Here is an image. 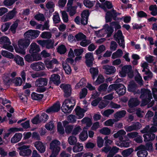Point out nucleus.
Listing matches in <instances>:
<instances>
[{
	"instance_id": "1",
	"label": "nucleus",
	"mask_w": 157,
	"mask_h": 157,
	"mask_svg": "<svg viewBox=\"0 0 157 157\" xmlns=\"http://www.w3.org/2000/svg\"><path fill=\"white\" fill-rule=\"evenodd\" d=\"M75 102V99L72 98L65 100L61 107L63 112L65 113H71L74 108Z\"/></svg>"
},
{
	"instance_id": "2",
	"label": "nucleus",
	"mask_w": 157,
	"mask_h": 157,
	"mask_svg": "<svg viewBox=\"0 0 157 157\" xmlns=\"http://www.w3.org/2000/svg\"><path fill=\"white\" fill-rule=\"evenodd\" d=\"M140 93L141 95L140 98L142 100L140 106H143L150 101L151 99L152 98V94L150 90L145 89H141Z\"/></svg>"
},
{
	"instance_id": "3",
	"label": "nucleus",
	"mask_w": 157,
	"mask_h": 157,
	"mask_svg": "<svg viewBox=\"0 0 157 157\" xmlns=\"http://www.w3.org/2000/svg\"><path fill=\"white\" fill-rule=\"evenodd\" d=\"M30 42L29 39L26 38L20 40L18 42V45L20 48H15L16 52L23 55H25L26 52L23 48H27L29 45Z\"/></svg>"
},
{
	"instance_id": "4",
	"label": "nucleus",
	"mask_w": 157,
	"mask_h": 157,
	"mask_svg": "<svg viewBox=\"0 0 157 157\" xmlns=\"http://www.w3.org/2000/svg\"><path fill=\"white\" fill-rule=\"evenodd\" d=\"M0 44H3L2 48L10 52H13V48L10 45L11 42L8 37L3 36L0 37Z\"/></svg>"
},
{
	"instance_id": "5",
	"label": "nucleus",
	"mask_w": 157,
	"mask_h": 157,
	"mask_svg": "<svg viewBox=\"0 0 157 157\" xmlns=\"http://www.w3.org/2000/svg\"><path fill=\"white\" fill-rule=\"evenodd\" d=\"M42 59L40 55L38 53L28 54L24 57L25 60L29 63L41 60Z\"/></svg>"
},
{
	"instance_id": "6",
	"label": "nucleus",
	"mask_w": 157,
	"mask_h": 157,
	"mask_svg": "<svg viewBox=\"0 0 157 157\" xmlns=\"http://www.w3.org/2000/svg\"><path fill=\"white\" fill-rule=\"evenodd\" d=\"M113 38L118 43L119 46L123 48H124V36L121 30H119L116 33H115L113 35Z\"/></svg>"
},
{
	"instance_id": "7",
	"label": "nucleus",
	"mask_w": 157,
	"mask_h": 157,
	"mask_svg": "<svg viewBox=\"0 0 157 157\" xmlns=\"http://www.w3.org/2000/svg\"><path fill=\"white\" fill-rule=\"evenodd\" d=\"M120 73L122 77H125L127 74L130 78H132L134 76L133 72L131 65H125L122 67Z\"/></svg>"
},
{
	"instance_id": "8",
	"label": "nucleus",
	"mask_w": 157,
	"mask_h": 157,
	"mask_svg": "<svg viewBox=\"0 0 157 157\" xmlns=\"http://www.w3.org/2000/svg\"><path fill=\"white\" fill-rule=\"evenodd\" d=\"M40 32L38 30H29L24 34L25 38L32 39L36 38L39 35Z\"/></svg>"
},
{
	"instance_id": "9",
	"label": "nucleus",
	"mask_w": 157,
	"mask_h": 157,
	"mask_svg": "<svg viewBox=\"0 0 157 157\" xmlns=\"http://www.w3.org/2000/svg\"><path fill=\"white\" fill-rule=\"evenodd\" d=\"M60 142L57 140H53L50 143L49 145V149L51 151L59 152L60 150Z\"/></svg>"
},
{
	"instance_id": "10",
	"label": "nucleus",
	"mask_w": 157,
	"mask_h": 157,
	"mask_svg": "<svg viewBox=\"0 0 157 157\" xmlns=\"http://www.w3.org/2000/svg\"><path fill=\"white\" fill-rule=\"evenodd\" d=\"M60 87L64 92V97L68 98L71 96V88L70 85L62 84L60 85Z\"/></svg>"
},
{
	"instance_id": "11",
	"label": "nucleus",
	"mask_w": 157,
	"mask_h": 157,
	"mask_svg": "<svg viewBox=\"0 0 157 157\" xmlns=\"http://www.w3.org/2000/svg\"><path fill=\"white\" fill-rule=\"evenodd\" d=\"M30 146H23L21 147H19L18 149L20 150L19 154L20 155L25 156L30 155L31 153V150L29 149Z\"/></svg>"
},
{
	"instance_id": "12",
	"label": "nucleus",
	"mask_w": 157,
	"mask_h": 157,
	"mask_svg": "<svg viewBox=\"0 0 157 157\" xmlns=\"http://www.w3.org/2000/svg\"><path fill=\"white\" fill-rule=\"evenodd\" d=\"M138 151L137 152V155L138 157H146L148 155L144 145H141L137 147L135 151Z\"/></svg>"
},
{
	"instance_id": "13",
	"label": "nucleus",
	"mask_w": 157,
	"mask_h": 157,
	"mask_svg": "<svg viewBox=\"0 0 157 157\" xmlns=\"http://www.w3.org/2000/svg\"><path fill=\"white\" fill-rule=\"evenodd\" d=\"M30 67L33 70L36 71L43 70L45 68L44 63L41 62L33 63L31 64Z\"/></svg>"
},
{
	"instance_id": "14",
	"label": "nucleus",
	"mask_w": 157,
	"mask_h": 157,
	"mask_svg": "<svg viewBox=\"0 0 157 157\" xmlns=\"http://www.w3.org/2000/svg\"><path fill=\"white\" fill-rule=\"evenodd\" d=\"M48 80L45 78H40L37 79L35 82V86L37 87H44L47 86Z\"/></svg>"
},
{
	"instance_id": "15",
	"label": "nucleus",
	"mask_w": 157,
	"mask_h": 157,
	"mask_svg": "<svg viewBox=\"0 0 157 157\" xmlns=\"http://www.w3.org/2000/svg\"><path fill=\"white\" fill-rule=\"evenodd\" d=\"M60 105L59 102L58 101L47 109L46 111L48 113L57 112L60 109Z\"/></svg>"
},
{
	"instance_id": "16",
	"label": "nucleus",
	"mask_w": 157,
	"mask_h": 157,
	"mask_svg": "<svg viewBox=\"0 0 157 157\" xmlns=\"http://www.w3.org/2000/svg\"><path fill=\"white\" fill-rule=\"evenodd\" d=\"M137 85L134 82L131 81L128 85V90L129 91L133 92L134 94H140V90H137Z\"/></svg>"
},
{
	"instance_id": "17",
	"label": "nucleus",
	"mask_w": 157,
	"mask_h": 157,
	"mask_svg": "<svg viewBox=\"0 0 157 157\" xmlns=\"http://www.w3.org/2000/svg\"><path fill=\"white\" fill-rule=\"evenodd\" d=\"M103 68L105 70V73L108 75H113L116 71V69L115 67L108 65L103 66Z\"/></svg>"
},
{
	"instance_id": "18",
	"label": "nucleus",
	"mask_w": 157,
	"mask_h": 157,
	"mask_svg": "<svg viewBox=\"0 0 157 157\" xmlns=\"http://www.w3.org/2000/svg\"><path fill=\"white\" fill-rule=\"evenodd\" d=\"M113 31V28L111 27L110 25L109 26L108 24H106L104 26L102 30V31L105 32L103 35L107 34V36L108 37L111 36Z\"/></svg>"
},
{
	"instance_id": "19",
	"label": "nucleus",
	"mask_w": 157,
	"mask_h": 157,
	"mask_svg": "<svg viewBox=\"0 0 157 157\" xmlns=\"http://www.w3.org/2000/svg\"><path fill=\"white\" fill-rule=\"evenodd\" d=\"M140 103V101L137 98H132L128 101V106L129 107L132 108L138 105Z\"/></svg>"
},
{
	"instance_id": "20",
	"label": "nucleus",
	"mask_w": 157,
	"mask_h": 157,
	"mask_svg": "<svg viewBox=\"0 0 157 157\" xmlns=\"http://www.w3.org/2000/svg\"><path fill=\"white\" fill-rule=\"evenodd\" d=\"M116 92L120 95H124L126 92V88L122 84H116Z\"/></svg>"
},
{
	"instance_id": "21",
	"label": "nucleus",
	"mask_w": 157,
	"mask_h": 157,
	"mask_svg": "<svg viewBox=\"0 0 157 157\" xmlns=\"http://www.w3.org/2000/svg\"><path fill=\"white\" fill-rule=\"evenodd\" d=\"M36 148L41 153H44L46 150V146L41 142L37 141L34 143Z\"/></svg>"
},
{
	"instance_id": "22",
	"label": "nucleus",
	"mask_w": 157,
	"mask_h": 157,
	"mask_svg": "<svg viewBox=\"0 0 157 157\" xmlns=\"http://www.w3.org/2000/svg\"><path fill=\"white\" fill-rule=\"evenodd\" d=\"M40 49L39 46L35 43H32L30 46L29 52L30 53L36 54L39 52Z\"/></svg>"
},
{
	"instance_id": "23",
	"label": "nucleus",
	"mask_w": 157,
	"mask_h": 157,
	"mask_svg": "<svg viewBox=\"0 0 157 157\" xmlns=\"http://www.w3.org/2000/svg\"><path fill=\"white\" fill-rule=\"evenodd\" d=\"M157 131V128L155 126H152L150 128L149 125L146 126L145 127L141 130V132L143 133H154Z\"/></svg>"
},
{
	"instance_id": "24",
	"label": "nucleus",
	"mask_w": 157,
	"mask_h": 157,
	"mask_svg": "<svg viewBox=\"0 0 157 157\" xmlns=\"http://www.w3.org/2000/svg\"><path fill=\"white\" fill-rule=\"evenodd\" d=\"M126 113V111L124 110H122L117 112L114 114V117L115 119L117 122L119 121L121 118L124 117Z\"/></svg>"
},
{
	"instance_id": "25",
	"label": "nucleus",
	"mask_w": 157,
	"mask_h": 157,
	"mask_svg": "<svg viewBox=\"0 0 157 157\" xmlns=\"http://www.w3.org/2000/svg\"><path fill=\"white\" fill-rule=\"evenodd\" d=\"M50 79V81L52 82L56 85H58L60 83V76L57 74L52 75Z\"/></svg>"
},
{
	"instance_id": "26",
	"label": "nucleus",
	"mask_w": 157,
	"mask_h": 157,
	"mask_svg": "<svg viewBox=\"0 0 157 157\" xmlns=\"http://www.w3.org/2000/svg\"><path fill=\"white\" fill-rule=\"evenodd\" d=\"M126 134V132L124 130L121 129L118 131L116 133L113 134V136L114 138H119V139L121 140L123 139V136Z\"/></svg>"
},
{
	"instance_id": "27",
	"label": "nucleus",
	"mask_w": 157,
	"mask_h": 157,
	"mask_svg": "<svg viewBox=\"0 0 157 157\" xmlns=\"http://www.w3.org/2000/svg\"><path fill=\"white\" fill-rule=\"evenodd\" d=\"M22 137V135L21 133H16L11 138V142L12 143H15L19 142Z\"/></svg>"
},
{
	"instance_id": "28",
	"label": "nucleus",
	"mask_w": 157,
	"mask_h": 157,
	"mask_svg": "<svg viewBox=\"0 0 157 157\" xmlns=\"http://www.w3.org/2000/svg\"><path fill=\"white\" fill-rule=\"evenodd\" d=\"M87 129V128L84 127L83 129L82 132L79 136L80 139L82 141L86 140L88 137Z\"/></svg>"
},
{
	"instance_id": "29",
	"label": "nucleus",
	"mask_w": 157,
	"mask_h": 157,
	"mask_svg": "<svg viewBox=\"0 0 157 157\" xmlns=\"http://www.w3.org/2000/svg\"><path fill=\"white\" fill-rule=\"evenodd\" d=\"M14 60L18 65L22 66L24 65V62L23 58L17 55L15 57H14Z\"/></svg>"
},
{
	"instance_id": "30",
	"label": "nucleus",
	"mask_w": 157,
	"mask_h": 157,
	"mask_svg": "<svg viewBox=\"0 0 157 157\" xmlns=\"http://www.w3.org/2000/svg\"><path fill=\"white\" fill-rule=\"evenodd\" d=\"M133 151V148H130L122 151L121 152V154L123 157H128L130 155Z\"/></svg>"
},
{
	"instance_id": "31",
	"label": "nucleus",
	"mask_w": 157,
	"mask_h": 157,
	"mask_svg": "<svg viewBox=\"0 0 157 157\" xmlns=\"http://www.w3.org/2000/svg\"><path fill=\"white\" fill-rule=\"evenodd\" d=\"M20 22V20L17 19L13 23L11 26L10 30L13 34L16 33V30L18 26L19 23Z\"/></svg>"
},
{
	"instance_id": "32",
	"label": "nucleus",
	"mask_w": 157,
	"mask_h": 157,
	"mask_svg": "<svg viewBox=\"0 0 157 157\" xmlns=\"http://www.w3.org/2000/svg\"><path fill=\"white\" fill-rule=\"evenodd\" d=\"M90 72L92 75V78L94 79L98 74L99 71L97 67H91L90 69Z\"/></svg>"
},
{
	"instance_id": "33",
	"label": "nucleus",
	"mask_w": 157,
	"mask_h": 157,
	"mask_svg": "<svg viewBox=\"0 0 157 157\" xmlns=\"http://www.w3.org/2000/svg\"><path fill=\"white\" fill-rule=\"evenodd\" d=\"M82 124H86V126L90 127L92 124L91 119L88 117L84 118L81 121Z\"/></svg>"
},
{
	"instance_id": "34",
	"label": "nucleus",
	"mask_w": 157,
	"mask_h": 157,
	"mask_svg": "<svg viewBox=\"0 0 157 157\" xmlns=\"http://www.w3.org/2000/svg\"><path fill=\"white\" fill-rule=\"evenodd\" d=\"M143 136L144 137V141L147 142L153 140L155 139V136L154 134H144Z\"/></svg>"
},
{
	"instance_id": "35",
	"label": "nucleus",
	"mask_w": 157,
	"mask_h": 157,
	"mask_svg": "<svg viewBox=\"0 0 157 157\" xmlns=\"http://www.w3.org/2000/svg\"><path fill=\"white\" fill-rule=\"evenodd\" d=\"M1 55L4 57L9 59H13L14 56L12 53L7 51L6 50H2L1 52Z\"/></svg>"
},
{
	"instance_id": "36",
	"label": "nucleus",
	"mask_w": 157,
	"mask_h": 157,
	"mask_svg": "<svg viewBox=\"0 0 157 157\" xmlns=\"http://www.w3.org/2000/svg\"><path fill=\"white\" fill-rule=\"evenodd\" d=\"M57 52L60 54H65L67 51V48L63 44L59 46L57 48Z\"/></svg>"
},
{
	"instance_id": "37",
	"label": "nucleus",
	"mask_w": 157,
	"mask_h": 157,
	"mask_svg": "<svg viewBox=\"0 0 157 157\" xmlns=\"http://www.w3.org/2000/svg\"><path fill=\"white\" fill-rule=\"evenodd\" d=\"M77 8L75 6H68L67 11L69 13L71 16H72L75 14Z\"/></svg>"
},
{
	"instance_id": "38",
	"label": "nucleus",
	"mask_w": 157,
	"mask_h": 157,
	"mask_svg": "<svg viewBox=\"0 0 157 157\" xmlns=\"http://www.w3.org/2000/svg\"><path fill=\"white\" fill-rule=\"evenodd\" d=\"M123 54V52L121 49H118L116 52L113 53L112 55V58L113 59H115L117 58L121 57Z\"/></svg>"
},
{
	"instance_id": "39",
	"label": "nucleus",
	"mask_w": 157,
	"mask_h": 157,
	"mask_svg": "<svg viewBox=\"0 0 157 157\" xmlns=\"http://www.w3.org/2000/svg\"><path fill=\"white\" fill-rule=\"evenodd\" d=\"M149 10L151 11V14L153 16H156L157 14V6L156 5H151L149 8Z\"/></svg>"
},
{
	"instance_id": "40",
	"label": "nucleus",
	"mask_w": 157,
	"mask_h": 157,
	"mask_svg": "<svg viewBox=\"0 0 157 157\" xmlns=\"http://www.w3.org/2000/svg\"><path fill=\"white\" fill-rule=\"evenodd\" d=\"M54 43L53 40H46V48L48 49L53 48H54Z\"/></svg>"
},
{
	"instance_id": "41",
	"label": "nucleus",
	"mask_w": 157,
	"mask_h": 157,
	"mask_svg": "<svg viewBox=\"0 0 157 157\" xmlns=\"http://www.w3.org/2000/svg\"><path fill=\"white\" fill-rule=\"evenodd\" d=\"M63 66L65 73L68 75L70 74L71 71L70 66L67 63H63Z\"/></svg>"
},
{
	"instance_id": "42",
	"label": "nucleus",
	"mask_w": 157,
	"mask_h": 157,
	"mask_svg": "<svg viewBox=\"0 0 157 157\" xmlns=\"http://www.w3.org/2000/svg\"><path fill=\"white\" fill-rule=\"evenodd\" d=\"M43 95L40 94H38L36 93H33L31 94V97L33 99L36 100H40L42 99Z\"/></svg>"
},
{
	"instance_id": "43",
	"label": "nucleus",
	"mask_w": 157,
	"mask_h": 157,
	"mask_svg": "<svg viewBox=\"0 0 157 157\" xmlns=\"http://www.w3.org/2000/svg\"><path fill=\"white\" fill-rule=\"evenodd\" d=\"M100 132L102 134L108 135L110 134L111 130L108 127H105L101 129L100 130Z\"/></svg>"
},
{
	"instance_id": "44",
	"label": "nucleus",
	"mask_w": 157,
	"mask_h": 157,
	"mask_svg": "<svg viewBox=\"0 0 157 157\" xmlns=\"http://www.w3.org/2000/svg\"><path fill=\"white\" fill-rule=\"evenodd\" d=\"M68 40L71 42H76L78 41V33L76 34L75 36L70 34L68 37Z\"/></svg>"
},
{
	"instance_id": "45",
	"label": "nucleus",
	"mask_w": 157,
	"mask_h": 157,
	"mask_svg": "<svg viewBox=\"0 0 157 157\" xmlns=\"http://www.w3.org/2000/svg\"><path fill=\"white\" fill-rule=\"evenodd\" d=\"M105 46L103 45H101L98 47V48L95 51L96 54L98 55L103 52L105 50Z\"/></svg>"
},
{
	"instance_id": "46",
	"label": "nucleus",
	"mask_w": 157,
	"mask_h": 157,
	"mask_svg": "<svg viewBox=\"0 0 157 157\" xmlns=\"http://www.w3.org/2000/svg\"><path fill=\"white\" fill-rule=\"evenodd\" d=\"M95 3V1H91L89 0H84L83 3L86 7L90 8L93 7Z\"/></svg>"
},
{
	"instance_id": "47",
	"label": "nucleus",
	"mask_w": 157,
	"mask_h": 157,
	"mask_svg": "<svg viewBox=\"0 0 157 157\" xmlns=\"http://www.w3.org/2000/svg\"><path fill=\"white\" fill-rule=\"evenodd\" d=\"M52 34L48 32H43L41 34V37L44 39H50L51 37Z\"/></svg>"
},
{
	"instance_id": "48",
	"label": "nucleus",
	"mask_w": 157,
	"mask_h": 157,
	"mask_svg": "<svg viewBox=\"0 0 157 157\" xmlns=\"http://www.w3.org/2000/svg\"><path fill=\"white\" fill-rule=\"evenodd\" d=\"M109 101L106 100H103L98 105V107L100 109H103L108 104Z\"/></svg>"
},
{
	"instance_id": "49",
	"label": "nucleus",
	"mask_w": 157,
	"mask_h": 157,
	"mask_svg": "<svg viewBox=\"0 0 157 157\" xmlns=\"http://www.w3.org/2000/svg\"><path fill=\"white\" fill-rule=\"evenodd\" d=\"M11 24L10 22H6L2 24L1 27V30L2 32H5L8 30Z\"/></svg>"
},
{
	"instance_id": "50",
	"label": "nucleus",
	"mask_w": 157,
	"mask_h": 157,
	"mask_svg": "<svg viewBox=\"0 0 157 157\" xmlns=\"http://www.w3.org/2000/svg\"><path fill=\"white\" fill-rule=\"evenodd\" d=\"M45 128L48 130H52L54 127V123L52 121H50L47 123L45 126Z\"/></svg>"
},
{
	"instance_id": "51",
	"label": "nucleus",
	"mask_w": 157,
	"mask_h": 157,
	"mask_svg": "<svg viewBox=\"0 0 157 157\" xmlns=\"http://www.w3.org/2000/svg\"><path fill=\"white\" fill-rule=\"evenodd\" d=\"M13 82L16 86H20L22 84V81L20 77H16L14 79Z\"/></svg>"
},
{
	"instance_id": "52",
	"label": "nucleus",
	"mask_w": 157,
	"mask_h": 157,
	"mask_svg": "<svg viewBox=\"0 0 157 157\" xmlns=\"http://www.w3.org/2000/svg\"><path fill=\"white\" fill-rule=\"evenodd\" d=\"M77 117L75 115L71 114L67 117V120L69 122L71 123H75L76 121Z\"/></svg>"
},
{
	"instance_id": "53",
	"label": "nucleus",
	"mask_w": 157,
	"mask_h": 157,
	"mask_svg": "<svg viewBox=\"0 0 157 157\" xmlns=\"http://www.w3.org/2000/svg\"><path fill=\"white\" fill-rule=\"evenodd\" d=\"M91 41L89 40L85 39L82 40L80 43V44L83 47H86L89 44H91Z\"/></svg>"
},
{
	"instance_id": "54",
	"label": "nucleus",
	"mask_w": 157,
	"mask_h": 157,
	"mask_svg": "<svg viewBox=\"0 0 157 157\" xmlns=\"http://www.w3.org/2000/svg\"><path fill=\"white\" fill-rule=\"evenodd\" d=\"M35 19L38 21H44L45 20V17L43 14L39 13L34 16Z\"/></svg>"
},
{
	"instance_id": "55",
	"label": "nucleus",
	"mask_w": 157,
	"mask_h": 157,
	"mask_svg": "<svg viewBox=\"0 0 157 157\" xmlns=\"http://www.w3.org/2000/svg\"><path fill=\"white\" fill-rule=\"evenodd\" d=\"M135 79L139 85L140 86L143 85V81L140 74L138 73V75L135 77Z\"/></svg>"
},
{
	"instance_id": "56",
	"label": "nucleus",
	"mask_w": 157,
	"mask_h": 157,
	"mask_svg": "<svg viewBox=\"0 0 157 157\" xmlns=\"http://www.w3.org/2000/svg\"><path fill=\"white\" fill-rule=\"evenodd\" d=\"M117 122L116 121L115 119H109L105 122L104 124L107 126H112L113 124Z\"/></svg>"
},
{
	"instance_id": "57",
	"label": "nucleus",
	"mask_w": 157,
	"mask_h": 157,
	"mask_svg": "<svg viewBox=\"0 0 157 157\" xmlns=\"http://www.w3.org/2000/svg\"><path fill=\"white\" fill-rule=\"evenodd\" d=\"M153 144L151 142L147 143L144 146L145 150H147L149 151H152L153 150Z\"/></svg>"
},
{
	"instance_id": "58",
	"label": "nucleus",
	"mask_w": 157,
	"mask_h": 157,
	"mask_svg": "<svg viewBox=\"0 0 157 157\" xmlns=\"http://www.w3.org/2000/svg\"><path fill=\"white\" fill-rule=\"evenodd\" d=\"M114 111L113 109H108L105 110L102 113V115L106 117H108L110 115L114 112Z\"/></svg>"
},
{
	"instance_id": "59",
	"label": "nucleus",
	"mask_w": 157,
	"mask_h": 157,
	"mask_svg": "<svg viewBox=\"0 0 157 157\" xmlns=\"http://www.w3.org/2000/svg\"><path fill=\"white\" fill-rule=\"evenodd\" d=\"M53 20L54 23H58L60 21L59 14L57 13H55L53 16Z\"/></svg>"
},
{
	"instance_id": "60",
	"label": "nucleus",
	"mask_w": 157,
	"mask_h": 157,
	"mask_svg": "<svg viewBox=\"0 0 157 157\" xmlns=\"http://www.w3.org/2000/svg\"><path fill=\"white\" fill-rule=\"evenodd\" d=\"M110 107L112 109H117L121 107L120 105L117 104L113 101H111L109 104Z\"/></svg>"
},
{
	"instance_id": "61",
	"label": "nucleus",
	"mask_w": 157,
	"mask_h": 157,
	"mask_svg": "<svg viewBox=\"0 0 157 157\" xmlns=\"http://www.w3.org/2000/svg\"><path fill=\"white\" fill-rule=\"evenodd\" d=\"M87 93V89L86 88H83L82 89L80 93V98L82 99L86 96Z\"/></svg>"
},
{
	"instance_id": "62",
	"label": "nucleus",
	"mask_w": 157,
	"mask_h": 157,
	"mask_svg": "<svg viewBox=\"0 0 157 157\" xmlns=\"http://www.w3.org/2000/svg\"><path fill=\"white\" fill-rule=\"evenodd\" d=\"M62 19L63 21L67 23L68 21V17L67 14L65 11H62L61 12Z\"/></svg>"
},
{
	"instance_id": "63",
	"label": "nucleus",
	"mask_w": 157,
	"mask_h": 157,
	"mask_svg": "<svg viewBox=\"0 0 157 157\" xmlns=\"http://www.w3.org/2000/svg\"><path fill=\"white\" fill-rule=\"evenodd\" d=\"M40 121L44 123L47 121L48 118V116L45 113H42L40 117Z\"/></svg>"
},
{
	"instance_id": "64",
	"label": "nucleus",
	"mask_w": 157,
	"mask_h": 157,
	"mask_svg": "<svg viewBox=\"0 0 157 157\" xmlns=\"http://www.w3.org/2000/svg\"><path fill=\"white\" fill-rule=\"evenodd\" d=\"M117 47L116 42L114 41H112L110 42V49L112 51H115Z\"/></svg>"
}]
</instances>
